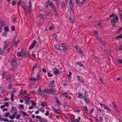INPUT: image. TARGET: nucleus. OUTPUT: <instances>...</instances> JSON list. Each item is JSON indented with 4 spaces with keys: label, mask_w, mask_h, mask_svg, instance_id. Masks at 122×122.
<instances>
[{
    "label": "nucleus",
    "mask_w": 122,
    "mask_h": 122,
    "mask_svg": "<svg viewBox=\"0 0 122 122\" xmlns=\"http://www.w3.org/2000/svg\"><path fill=\"white\" fill-rule=\"evenodd\" d=\"M36 118L38 119H41V117L40 116H38V115H37V116H36Z\"/></svg>",
    "instance_id": "nucleus-45"
},
{
    "label": "nucleus",
    "mask_w": 122,
    "mask_h": 122,
    "mask_svg": "<svg viewBox=\"0 0 122 122\" xmlns=\"http://www.w3.org/2000/svg\"><path fill=\"white\" fill-rule=\"evenodd\" d=\"M46 105V103L44 102H42L41 104V106L42 107H44Z\"/></svg>",
    "instance_id": "nucleus-31"
},
{
    "label": "nucleus",
    "mask_w": 122,
    "mask_h": 122,
    "mask_svg": "<svg viewBox=\"0 0 122 122\" xmlns=\"http://www.w3.org/2000/svg\"><path fill=\"white\" fill-rule=\"evenodd\" d=\"M2 121H3L5 122H8V120L6 118H3V119Z\"/></svg>",
    "instance_id": "nucleus-47"
},
{
    "label": "nucleus",
    "mask_w": 122,
    "mask_h": 122,
    "mask_svg": "<svg viewBox=\"0 0 122 122\" xmlns=\"http://www.w3.org/2000/svg\"><path fill=\"white\" fill-rule=\"evenodd\" d=\"M48 3L49 5L51 6L52 8L53 9H55V8H56L53 3L51 2L49 0H48V3L47 4H46L45 6H44L43 7H42V8L47 9L48 7Z\"/></svg>",
    "instance_id": "nucleus-3"
},
{
    "label": "nucleus",
    "mask_w": 122,
    "mask_h": 122,
    "mask_svg": "<svg viewBox=\"0 0 122 122\" xmlns=\"http://www.w3.org/2000/svg\"><path fill=\"white\" fill-rule=\"evenodd\" d=\"M99 119L101 121H102L103 120V118L102 117H100Z\"/></svg>",
    "instance_id": "nucleus-63"
},
{
    "label": "nucleus",
    "mask_w": 122,
    "mask_h": 122,
    "mask_svg": "<svg viewBox=\"0 0 122 122\" xmlns=\"http://www.w3.org/2000/svg\"><path fill=\"white\" fill-rule=\"evenodd\" d=\"M72 74V73L71 72H69V74L68 75L69 80H71V76Z\"/></svg>",
    "instance_id": "nucleus-22"
},
{
    "label": "nucleus",
    "mask_w": 122,
    "mask_h": 122,
    "mask_svg": "<svg viewBox=\"0 0 122 122\" xmlns=\"http://www.w3.org/2000/svg\"><path fill=\"white\" fill-rule=\"evenodd\" d=\"M118 16H116L115 17L112 19L111 20V23L113 25H114L115 24L118 20Z\"/></svg>",
    "instance_id": "nucleus-5"
},
{
    "label": "nucleus",
    "mask_w": 122,
    "mask_h": 122,
    "mask_svg": "<svg viewBox=\"0 0 122 122\" xmlns=\"http://www.w3.org/2000/svg\"><path fill=\"white\" fill-rule=\"evenodd\" d=\"M44 91L49 94H51L53 95L56 94V89L53 88H50L49 89H44Z\"/></svg>",
    "instance_id": "nucleus-2"
},
{
    "label": "nucleus",
    "mask_w": 122,
    "mask_h": 122,
    "mask_svg": "<svg viewBox=\"0 0 122 122\" xmlns=\"http://www.w3.org/2000/svg\"><path fill=\"white\" fill-rule=\"evenodd\" d=\"M30 92L31 93L33 94H36V92L34 91H31Z\"/></svg>",
    "instance_id": "nucleus-58"
},
{
    "label": "nucleus",
    "mask_w": 122,
    "mask_h": 122,
    "mask_svg": "<svg viewBox=\"0 0 122 122\" xmlns=\"http://www.w3.org/2000/svg\"><path fill=\"white\" fill-rule=\"evenodd\" d=\"M75 47L76 48V49L79 50H78V51H79V52H80V53L81 54H82V51L79 48V47L78 46H75Z\"/></svg>",
    "instance_id": "nucleus-25"
},
{
    "label": "nucleus",
    "mask_w": 122,
    "mask_h": 122,
    "mask_svg": "<svg viewBox=\"0 0 122 122\" xmlns=\"http://www.w3.org/2000/svg\"><path fill=\"white\" fill-rule=\"evenodd\" d=\"M81 118L80 117H79L78 119H76L75 120V122H79L80 119Z\"/></svg>",
    "instance_id": "nucleus-48"
},
{
    "label": "nucleus",
    "mask_w": 122,
    "mask_h": 122,
    "mask_svg": "<svg viewBox=\"0 0 122 122\" xmlns=\"http://www.w3.org/2000/svg\"><path fill=\"white\" fill-rule=\"evenodd\" d=\"M12 76H8V81H10L12 80Z\"/></svg>",
    "instance_id": "nucleus-35"
},
{
    "label": "nucleus",
    "mask_w": 122,
    "mask_h": 122,
    "mask_svg": "<svg viewBox=\"0 0 122 122\" xmlns=\"http://www.w3.org/2000/svg\"><path fill=\"white\" fill-rule=\"evenodd\" d=\"M4 31L2 33V35L4 36H6L8 32V27L5 26L4 28Z\"/></svg>",
    "instance_id": "nucleus-6"
},
{
    "label": "nucleus",
    "mask_w": 122,
    "mask_h": 122,
    "mask_svg": "<svg viewBox=\"0 0 122 122\" xmlns=\"http://www.w3.org/2000/svg\"><path fill=\"white\" fill-rule=\"evenodd\" d=\"M7 42H8L7 41H5L4 43V45L3 49L4 50L7 48Z\"/></svg>",
    "instance_id": "nucleus-19"
},
{
    "label": "nucleus",
    "mask_w": 122,
    "mask_h": 122,
    "mask_svg": "<svg viewBox=\"0 0 122 122\" xmlns=\"http://www.w3.org/2000/svg\"><path fill=\"white\" fill-rule=\"evenodd\" d=\"M42 120L43 121V122H47V120L43 118Z\"/></svg>",
    "instance_id": "nucleus-56"
},
{
    "label": "nucleus",
    "mask_w": 122,
    "mask_h": 122,
    "mask_svg": "<svg viewBox=\"0 0 122 122\" xmlns=\"http://www.w3.org/2000/svg\"><path fill=\"white\" fill-rule=\"evenodd\" d=\"M44 92H46V91H44V90H43V91H40L39 92V94L41 96H42V97H43L44 96Z\"/></svg>",
    "instance_id": "nucleus-13"
},
{
    "label": "nucleus",
    "mask_w": 122,
    "mask_h": 122,
    "mask_svg": "<svg viewBox=\"0 0 122 122\" xmlns=\"http://www.w3.org/2000/svg\"><path fill=\"white\" fill-rule=\"evenodd\" d=\"M53 74H55L56 75H57L60 73L59 70L56 68H54L53 69Z\"/></svg>",
    "instance_id": "nucleus-7"
},
{
    "label": "nucleus",
    "mask_w": 122,
    "mask_h": 122,
    "mask_svg": "<svg viewBox=\"0 0 122 122\" xmlns=\"http://www.w3.org/2000/svg\"><path fill=\"white\" fill-rule=\"evenodd\" d=\"M48 76L49 77H51L52 76V75L49 72L48 73Z\"/></svg>",
    "instance_id": "nucleus-50"
},
{
    "label": "nucleus",
    "mask_w": 122,
    "mask_h": 122,
    "mask_svg": "<svg viewBox=\"0 0 122 122\" xmlns=\"http://www.w3.org/2000/svg\"><path fill=\"white\" fill-rule=\"evenodd\" d=\"M50 14L49 12L48 11H46L44 12V15H48Z\"/></svg>",
    "instance_id": "nucleus-30"
},
{
    "label": "nucleus",
    "mask_w": 122,
    "mask_h": 122,
    "mask_svg": "<svg viewBox=\"0 0 122 122\" xmlns=\"http://www.w3.org/2000/svg\"><path fill=\"white\" fill-rule=\"evenodd\" d=\"M15 4V1H13L12 3V5H14Z\"/></svg>",
    "instance_id": "nucleus-57"
},
{
    "label": "nucleus",
    "mask_w": 122,
    "mask_h": 122,
    "mask_svg": "<svg viewBox=\"0 0 122 122\" xmlns=\"http://www.w3.org/2000/svg\"><path fill=\"white\" fill-rule=\"evenodd\" d=\"M55 47L58 50H61L65 51L68 47V45L66 44H61L55 45Z\"/></svg>",
    "instance_id": "nucleus-1"
},
{
    "label": "nucleus",
    "mask_w": 122,
    "mask_h": 122,
    "mask_svg": "<svg viewBox=\"0 0 122 122\" xmlns=\"http://www.w3.org/2000/svg\"><path fill=\"white\" fill-rule=\"evenodd\" d=\"M62 94L64 96H65L67 98H69L70 99H71V97H70V96L68 95L66 93H62Z\"/></svg>",
    "instance_id": "nucleus-15"
},
{
    "label": "nucleus",
    "mask_w": 122,
    "mask_h": 122,
    "mask_svg": "<svg viewBox=\"0 0 122 122\" xmlns=\"http://www.w3.org/2000/svg\"><path fill=\"white\" fill-rule=\"evenodd\" d=\"M31 5H29L28 7V10L29 12H30L31 11Z\"/></svg>",
    "instance_id": "nucleus-24"
},
{
    "label": "nucleus",
    "mask_w": 122,
    "mask_h": 122,
    "mask_svg": "<svg viewBox=\"0 0 122 122\" xmlns=\"http://www.w3.org/2000/svg\"><path fill=\"white\" fill-rule=\"evenodd\" d=\"M70 2L69 4V6L71 10L73 9V5L72 4V0H70Z\"/></svg>",
    "instance_id": "nucleus-12"
},
{
    "label": "nucleus",
    "mask_w": 122,
    "mask_h": 122,
    "mask_svg": "<svg viewBox=\"0 0 122 122\" xmlns=\"http://www.w3.org/2000/svg\"><path fill=\"white\" fill-rule=\"evenodd\" d=\"M17 109L16 107H12V110H11L10 111L11 112H13V113H16V114H17Z\"/></svg>",
    "instance_id": "nucleus-9"
},
{
    "label": "nucleus",
    "mask_w": 122,
    "mask_h": 122,
    "mask_svg": "<svg viewBox=\"0 0 122 122\" xmlns=\"http://www.w3.org/2000/svg\"><path fill=\"white\" fill-rule=\"evenodd\" d=\"M19 107L21 108L22 109H23L24 107V106L23 105H21Z\"/></svg>",
    "instance_id": "nucleus-55"
},
{
    "label": "nucleus",
    "mask_w": 122,
    "mask_h": 122,
    "mask_svg": "<svg viewBox=\"0 0 122 122\" xmlns=\"http://www.w3.org/2000/svg\"><path fill=\"white\" fill-rule=\"evenodd\" d=\"M39 16L40 18L43 19H44L46 17L45 15H44V13L43 14H40Z\"/></svg>",
    "instance_id": "nucleus-18"
},
{
    "label": "nucleus",
    "mask_w": 122,
    "mask_h": 122,
    "mask_svg": "<svg viewBox=\"0 0 122 122\" xmlns=\"http://www.w3.org/2000/svg\"><path fill=\"white\" fill-rule=\"evenodd\" d=\"M27 92L26 90H25L24 91H21L20 94L22 95H25L27 94Z\"/></svg>",
    "instance_id": "nucleus-23"
},
{
    "label": "nucleus",
    "mask_w": 122,
    "mask_h": 122,
    "mask_svg": "<svg viewBox=\"0 0 122 122\" xmlns=\"http://www.w3.org/2000/svg\"><path fill=\"white\" fill-rule=\"evenodd\" d=\"M12 65V68L13 70H14L17 68V64L15 58L13 59Z\"/></svg>",
    "instance_id": "nucleus-4"
},
{
    "label": "nucleus",
    "mask_w": 122,
    "mask_h": 122,
    "mask_svg": "<svg viewBox=\"0 0 122 122\" xmlns=\"http://www.w3.org/2000/svg\"><path fill=\"white\" fill-rule=\"evenodd\" d=\"M84 109L86 111H87V112L88 111V109L87 108V107L86 106H84Z\"/></svg>",
    "instance_id": "nucleus-52"
},
{
    "label": "nucleus",
    "mask_w": 122,
    "mask_h": 122,
    "mask_svg": "<svg viewBox=\"0 0 122 122\" xmlns=\"http://www.w3.org/2000/svg\"><path fill=\"white\" fill-rule=\"evenodd\" d=\"M62 7L63 8H64L65 6V4L64 3H62L61 4Z\"/></svg>",
    "instance_id": "nucleus-59"
},
{
    "label": "nucleus",
    "mask_w": 122,
    "mask_h": 122,
    "mask_svg": "<svg viewBox=\"0 0 122 122\" xmlns=\"http://www.w3.org/2000/svg\"><path fill=\"white\" fill-rule=\"evenodd\" d=\"M17 55L18 56L23 57V55L21 54L20 52H18Z\"/></svg>",
    "instance_id": "nucleus-28"
},
{
    "label": "nucleus",
    "mask_w": 122,
    "mask_h": 122,
    "mask_svg": "<svg viewBox=\"0 0 122 122\" xmlns=\"http://www.w3.org/2000/svg\"><path fill=\"white\" fill-rule=\"evenodd\" d=\"M11 30L13 31H14L15 30V27L14 26H12L11 27Z\"/></svg>",
    "instance_id": "nucleus-40"
},
{
    "label": "nucleus",
    "mask_w": 122,
    "mask_h": 122,
    "mask_svg": "<svg viewBox=\"0 0 122 122\" xmlns=\"http://www.w3.org/2000/svg\"><path fill=\"white\" fill-rule=\"evenodd\" d=\"M12 85L11 84H9V86H8V89H11L12 86Z\"/></svg>",
    "instance_id": "nucleus-36"
},
{
    "label": "nucleus",
    "mask_w": 122,
    "mask_h": 122,
    "mask_svg": "<svg viewBox=\"0 0 122 122\" xmlns=\"http://www.w3.org/2000/svg\"><path fill=\"white\" fill-rule=\"evenodd\" d=\"M52 108L54 112H57V110L55 109L53 107H52Z\"/></svg>",
    "instance_id": "nucleus-51"
},
{
    "label": "nucleus",
    "mask_w": 122,
    "mask_h": 122,
    "mask_svg": "<svg viewBox=\"0 0 122 122\" xmlns=\"http://www.w3.org/2000/svg\"><path fill=\"white\" fill-rule=\"evenodd\" d=\"M53 37L55 39H56L57 38V36L56 34H54L53 35Z\"/></svg>",
    "instance_id": "nucleus-44"
},
{
    "label": "nucleus",
    "mask_w": 122,
    "mask_h": 122,
    "mask_svg": "<svg viewBox=\"0 0 122 122\" xmlns=\"http://www.w3.org/2000/svg\"><path fill=\"white\" fill-rule=\"evenodd\" d=\"M122 38V34L116 37V38L117 40H118L119 39H120Z\"/></svg>",
    "instance_id": "nucleus-26"
},
{
    "label": "nucleus",
    "mask_w": 122,
    "mask_h": 122,
    "mask_svg": "<svg viewBox=\"0 0 122 122\" xmlns=\"http://www.w3.org/2000/svg\"><path fill=\"white\" fill-rule=\"evenodd\" d=\"M39 110H37L35 112V114H38L39 113Z\"/></svg>",
    "instance_id": "nucleus-62"
},
{
    "label": "nucleus",
    "mask_w": 122,
    "mask_h": 122,
    "mask_svg": "<svg viewBox=\"0 0 122 122\" xmlns=\"http://www.w3.org/2000/svg\"><path fill=\"white\" fill-rule=\"evenodd\" d=\"M77 63V64L78 65H79V66H83V64L80 63H79V62H78Z\"/></svg>",
    "instance_id": "nucleus-42"
},
{
    "label": "nucleus",
    "mask_w": 122,
    "mask_h": 122,
    "mask_svg": "<svg viewBox=\"0 0 122 122\" xmlns=\"http://www.w3.org/2000/svg\"><path fill=\"white\" fill-rule=\"evenodd\" d=\"M0 27H2L4 25L5 21L4 20H2L0 21Z\"/></svg>",
    "instance_id": "nucleus-20"
},
{
    "label": "nucleus",
    "mask_w": 122,
    "mask_h": 122,
    "mask_svg": "<svg viewBox=\"0 0 122 122\" xmlns=\"http://www.w3.org/2000/svg\"><path fill=\"white\" fill-rule=\"evenodd\" d=\"M38 67V66L36 64L34 65L33 67L32 71H33L35 68H36Z\"/></svg>",
    "instance_id": "nucleus-29"
},
{
    "label": "nucleus",
    "mask_w": 122,
    "mask_h": 122,
    "mask_svg": "<svg viewBox=\"0 0 122 122\" xmlns=\"http://www.w3.org/2000/svg\"><path fill=\"white\" fill-rule=\"evenodd\" d=\"M21 116V115L20 114H18L17 115L16 117V119H18L20 118V117Z\"/></svg>",
    "instance_id": "nucleus-33"
},
{
    "label": "nucleus",
    "mask_w": 122,
    "mask_h": 122,
    "mask_svg": "<svg viewBox=\"0 0 122 122\" xmlns=\"http://www.w3.org/2000/svg\"><path fill=\"white\" fill-rule=\"evenodd\" d=\"M15 39H15L13 40L12 43L13 46L14 47L16 46L17 45Z\"/></svg>",
    "instance_id": "nucleus-17"
},
{
    "label": "nucleus",
    "mask_w": 122,
    "mask_h": 122,
    "mask_svg": "<svg viewBox=\"0 0 122 122\" xmlns=\"http://www.w3.org/2000/svg\"><path fill=\"white\" fill-rule=\"evenodd\" d=\"M116 15L114 13H113L112 15H110V17H115L116 16Z\"/></svg>",
    "instance_id": "nucleus-41"
},
{
    "label": "nucleus",
    "mask_w": 122,
    "mask_h": 122,
    "mask_svg": "<svg viewBox=\"0 0 122 122\" xmlns=\"http://www.w3.org/2000/svg\"><path fill=\"white\" fill-rule=\"evenodd\" d=\"M118 62L120 64H122V60H118Z\"/></svg>",
    "instance_id": "nucleus-64"
},
{
    "label": "nucleus",
    "mask_w": 122,
    "mask_h": 122,
    "mask_svg": "<svg viewBox=\"0 0 122 122\" xmlns=\"http://www.w3.org/2000/svg\"><path fill=\"white\" fill-rule=\"evenodd\" d=\"M14 93L13 92H12L10 93V95L11 96L10 97V98L11 101H13L14 100V99L13 97L14 96Z\"/></svg>",
    "instance_id": "nucleus-11"
},
{
    "label": "nucleus",
    "mask_w": 122,
    "mask_h": 122,
    "mask_svg": "<svg viewBox=\"0 0 122 122\" xmlns=\"http://www.w3.org/2000/svg\"><path fill=\"white\" fill-rule=\"evenodd\" d=\"M70 21L72 23H73L74 22V21L72 19H71V18H70Z\"/></svg>",
    "instance_id": "nucleus-60"
},
{
    "label": "nucleus",
    "mask_w": 122,
    "mask_h": 122,
    "mask_svg": "<svg viewBox=\"0 0 122 122\" xmlns=\"http://www.w3.org/2000/svg\"><path fill=\"white\" fill-rule=\"evenodd\" d=\"M4 105H2L0 106V108L1 109H3L5 108V106H8V103H4Z\"/></svg>",
    "instance_id": "nucleus-21"
},
{
    "label": "nucleus",
    "mask_w": 122,
    "mask_h": 122,
    "mask_svg": "<svg viewBox=\"0 0 122 122\" xmlns=\"http://www.w3.org/2000/svg\"><path fill=\"white\" fill-rule=\"evenodd\" d=\"M21 54L23 55V56L24 55L25 57H26L27 55L26 53V51L25 50L22 49L21 50Z\"/></svg>",
    "instance_id": "nucleus-14"
},
{
    "label": "nucleus",
    "mask_w": 122,
    "mask_h": 122,
    "mask_svg": "<svg viewBox=\"0 0 122 122\" xmlns=\"http://www.w3.org/2000/svg\"><path fill=\"white\" fill-rule=\"evenodd\" d=\"M21 6H22L24 10H26V6L25 5H23V4L21 5Z\"/></svg>",
    "instance_id": "nucleus-37"
},
{
    "label": "nucleus",
    "mask_w": 122,
    "mask_h": 122,
    "mask_svg": "<svg viewBox=\"0 0 122 122\" xmlns=\"http://www.w3.org/2000/svg\"><path fill=\"white\" fill-rule=\"evenodd\" d=\"M104 109H106V110L109 111H111L109 107L106 106L105 107H104Z\"/></svg>",
    "instance_id": "nucleus-32"
},
{
    "label": "nucleus",
    "mask_w": 122,
    "mask_h": 122,
    "mask_svg": "<svg viewBox=\"0 0 122 122\" xmlns=\"http://www.w3.org/2000/svg\"><path fill=\"white\" fill-rule=\"evenodd\" d=\"M78 98L80 99H85V97L83 95V93H78Z\"/></svg>",
    "instance_id": "nucleus-8"
},
{
    "label": "nucleus",
    "mask_w": 122,
    "mask_h": 122,
    "mask_svg": "<svg viewBox=\"0 0 122 122\" xmlns=\"http://www.w3.org/2000/svg\"><path fill=\"white\" fill-rule=\"evenodd\" d=\"M84 95H84V96L85 97V98H87L88 95L87 91H86L85 92V94Z\"/></svg>",
    "instance_id": "nucleus-27"
},
{
    "label": "nucleus",
    "mask_w": 122,
    "mask_h": 122,
    "mask_svg": "<svg viewBox=\"0 0 122 122\" xmlns=\"http://www.w3.org/2000/svg\"><path fill=\"white\" fill-rule=\"evenodd\" d=\"M77 79L79 80V81H82V80L81 79H80V77L78 75L77 76Z\"/></svg>",
    "instance_id": "nucleus-39"
},
{
    "label": "nucleus",
    "mask_w": 122,
    "mask_h": 122,
    "mask_svg": "<svg viewBox=\"0 0 122 122\" xmlns=\"http://www.w3.org/2000/svg\"><path fill=\"white\" fill-rule=\"evenodd\" d=\"M112 104L113 106H114V108L116 110H117L116 107L115 105V103L114 102H113L112 103Z\"/></svg>",
    "instance_id": "nucleus-43"
},
{
    "label": "nucleus",
    "mask_w": 122,
    "mask_h": 122,
    "mask_svg": "<svg viewBox=\"0 0 122 122\" xmlns=\"http://www.w3.org/2000/svg\"><path fill=\"white\" fill-rule=\"evenodd\" d=\"M42 71L45 73H46V69L44 68H43V69H42Z\"/></svg>",
    "instance_id": "nucleus-49"
},
{
    "label": "nucleus",
    "mask_w": 122,
    "mask_h": 122,
    "mask_svg": "<svg viewBox=\"0 0 122 122\" xmlns=\"http://www.w3.org/2000/svg\"><path fill=\"white\" fill-rule=\"evenodd\" d=\"M56 102L57 103V104L59 105H60V101H58V100L56 101Z\"/></svg>",
    "instance_id": "nucleus-53"
},
{
    "label": "nucleus",
    "mask_w": 122,
    "mask_h": 122,
    "mask_svg": "<svg viewBox=\"0 0 122 122\" xmlns=\"http://www.w3.org/2000/svg\"><path fill=\"white\" fill-rule=\"evenodd\" d=\"M56 8L55 9H53V10H54V11L55 13L56 14H57V11L56 10Z\"/></svg>",
    "instance_id": "nucleus-54"
},
{
    "label": "nucleus",
    "mask_w": 122,
    "mask_h": 122,
    "mask_svg": "<svg viewBox=\"0 0 122 122\" xmlns=\"http://www.w3.org/2000/svg\"><path fill=\"white\" fill-rule=\"evenodd\" d=\"M49 112L48 111H47L45 114V115L46 116H48L49 115Z\"/></svg>",
    "instance_id": "nucleus-46"
},
{
    "label": "nucleus",
    "mask_w": 122,
    "mask_h": 122,
    "mask_svg": "<svg viewBox=\"0 0 122 122\" xmlns=\"http://www.w3.org/2000/svg\"><path fill=\"white\" fill-rule=\"evenodd\" d=\"M37 41H34V42L32 43V44L31 45V46L29 47V49H30L34 47Z\"/></svg>",
    "instance_id": "nucleus-10"
},
{
    "label": "nucleus",
    "mask_w": 122,
    "mask_h": 122,
    "mask_svg": "<svg viewBox=\"0 0 122 122\" xmlns=\"http://www.w3.org/2000/svg\"><path fill=\"white\" fill-rule=\"evenodd\" d=\"M95 35L96 36L97 38H98V34H97L96 31H95Z\"/></svg>",
    "instance_id": "nucleus-61"
},
{
    "label": "nucleus",
    "mask_w": 122,
    "mask_h": 122,
    "mask_svg": "<svg viewBox=\"0 0 122 122\" xmlns=\"http://www.w3.org/2000/svg\"><path fill=\"white\" fill-rule=\"evenodd\" d=\"M16 114V113H13V115H10L9 117L11 119H14Z\"/></svg>",
    "instance_id": "nucleus-16"
},
{
    "label": "nucleus",
    "mask_w": 122,
    "mask_h": 122,
    "mask_svg": "<svg viewBox=\"0 0 122 122\" xmlns=\"http://www.w3.org/2000/svg\"><path fill=\"white\" fill-rule=\"evenodd\" d=\"M38 110L42 112H44V110L43 108H41L39 109H38Z\"/></svg>",
    "instance_id": "nucleus-38"
},
{
    "label": "nucleus",
    "mask_w": 122,
    "mask_h": 122,
    "mask_svg": "<svg viewBox=\"0 0 122 122\" xmlns=\"http://www.w3.org/2000/svg\"><path fill=\"white\" fill-rule=\"evenodd\" d=\"M31 103L32 105L34 106H35L36 105H37V104L36 103H35V102L34 101H31Z\"/></svg>",
    "instance_id": "nucleus-34"
}]
</instances>
